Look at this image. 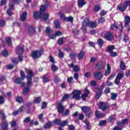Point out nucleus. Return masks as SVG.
<instances>
[{
	"mask_svg": "<svg viewBox=\"0 0 130 130\" xmlns=\"http://www.w3.org/2000/svg\"><path fill=\"white\" fill-rule=\"evenodd\" d=\"M47 8V6L46 5H42L40 10V16L42 17V19L45 21H47L49 18V15L45 13V10H46Z\"/></svg>",
	"mask_w": 130,
	"mask_h": 130,
	"instance_id": "1",
	"label": "nucleus"
},
{
	"mask_svg": "<svg viewBox=\"0 0 130 130\" xmlns=\"http://www.w3.org/2000/svg\"><path fill=\"white\" fill-rule=\"evenodd\" d=\"M43 52H44V50H43V49H41L40 50H36L32 51L31 57H32L33 59H37V58L41 57V55L43 54Z\"/></svg>",
	"mask_w": 130,
	"mask_h": 130,
	"instance_id": "2",
	"label": "nucleus"
},
{
	"mask_svg": "<svg viewBox=\"0 0 130 130\" xmlns=\"http://www.w3.org/2000/svg\"><path fill=\"white\" fill-rule=\"evenodd\" d=\"M73 95V99H76V100H80L81 99V97L80 95H81V90H74L71 93Z\"/></svg>",
	"mask_w": 130,
	"mask_h": 130,
	"instance_id": "3",
	"label": "nucleus"
},
{
	"mask_svg": "<svg viewBox=\"0 0 130 130\" xmlns=\"http://www.w3.org/2000/svg\"><path fill=\"white\" fill-rule=\"evenodd\" d=\"M99 107L100 109H102L103 111H106V110L109 108V106L104 102H100L99 103Z\"/></svg>",
	"mask_w": 130,
	"mask_h": 130,
	"instance_id": "4",
	"label": "nucleus"
},
{
	"mask_svg": "<svg viewBox=\"0 0 130 130\" xmlns=\"http://www.w3.org/2000/svg\"><path fill=\"white\" fill-rule=\"evenodd\" d=\"M104 38L108 41H111L113 39V35H112V33H111V32L108 31L105 34Z\"/></svg>",
	"mask_w": 130,
	"mask_h": 130,
	"instance_id": "5",
	"label": "nucleus"
},
{
	"mask_svg": "<svg viewBox=\"0 0 130 130\" xmlns=\"http://www.w3.org/2000/svg\"><path fill=\"white\" fill-rule=\"evenodd\" d=\"M57 109L59 113H63V111H64V107L62 105V103H59L58 104Z\"/></svg>",
	"mask_w": 130,
	"mask_h": 130,
	"instance_id": "6",
	"label": "nucleus"
},
{
	"mask_svg": "<svg viewBox=\"0 0 130 130\" xmlns=\"http://www.w3.org/2000/svg\"><path fill=\"white\" fill-rule=\"evenodd\" d=\"M16 52L17 54H19V55L20 54H23L24 52V47L23 46H21L20 45L16 48Z\"/></svg>",
	"mask_w": 130,
	"mask_h": 130,
	"instance_id": "7",
	"label": "nucleus"
},
{
	"mask_svg": "<svg viewBox=\"0 0 130 130\" xmlns=\"http://www.w3.org/2000/svg\"><path fill=\"white\" fill-rule=\"evenodd\" d=\"M94 77L97 80H101L103 78V74L100 72H96L93 74Z\"/></svg>",
	"mask_w": 130,
	"mask_h": 130,
	"instance_id": "8",
	"label": "nucleus"
},
{
	"mask_svg": "<svg viewBox=\"0 0 130 130\" xmlns=\"http://www.w3.org/2000/svg\"><path fill=\"white\" fill-rule=\"evenodd\" d=\"M8 125L9 124L8 123V122L6 120H5L4 121H2L1 123L2 129H4V130L9 129V128L8 127Z\"/></svg>",
	"mask_w": 130,
	"mask_h": 130,
	"instance_id": "9",
	"label": "nucleus"
},
{
	"mask_svg": "<svg viewBox=\"0 0 130 130\" xmlns=\"http://www.w3.org/2000/svg\"><path fill=\"white\" fill-rule=\"evenodd\" d=\"M130 23V17L128 16H124V26L125 27H129Z\"/></svg>",
	"mask_w": 130,
	"mask_h": 130,
	"instance_id": "10",
	"label": "nucleus"
},
{
	"mask_svg": "<svg viewBox=\"0 0 130 130\" xmlns=\"http://www.w3.org/2000/svg\"><path fill=\"white\" fill-rule=\"evenodd\" d=\"M97 70H104L105 69V65L102 62H99L96 64Z\"/></svg>",
	"mask_w": 130,
	"mask_h": 130,
	"instance_id": "11",
	"label": "nucleus"
},
{
	"mask_svg": "<svg viewBox=\"0 0 130 130\" xmlns=\"http://www.w3.org/2000/svg\"><path fill=\"white\" fill-rule=\"evenodd\" d=\"M27 13L26 11H24L21 15L20 19L21 22H24V21H26V19L27 18Z\"/></svg>",
	"mask_w": 130,
	"mask_h": 130,
	"instance_id": "12",
	"label": "nucleus"
},
{
	"mask_svg": "<svg viewBox=\"0 0 130 130\" xmlns=\"http://www.w3.org/2000/svg\"><path fill=\"white\" fill-rule=\"evenodd\" d=\"M7 119V116L5 114V112L4 111L0 110V119L2 121H4L6 120Z\"/></svg>",
	"mask_w": 130,
	"mask_h": 130,
	"instance_id": "13",
	"label": "nucleus"
},
{
	"mask_svg": "<svg viewBox=\"0 0 130 130\" xmlns=\"http://www.w3.org/2000/svg\"><path fill=\"white\" fill-rule=\"evenodd\" d=\"M27 73V76H26V79H32V78H33V76H34V74H33V72H32V71L28 69Z\"/></svg>",
	"mask_w": 130,
	"mask_h": 130,
	"instance_id": "14",
	"label": "nucleus"
},
{
	"mask_svg": "<svg viewBox=\"0 0 130 130\" xmlns=\"http://www.w3.org/2000/svg\"><path fill=\"white\" fill-rule=\"evenodd\" d=\"M95 115L96 117H99V118H102L104 117V114L103 113H100L99 111L96 110L95 113Z\"/></svg>",
	"mask_w": 130,
	"mask_h": 130,
	"instance_id": "15",
	"label": "nucleus"
},
{
	"mask_svg": "<svg viewBox=\"0 0 130 130\" xmlns=\"http://www.w3.org/2000/svg\"><path fill=\"white\" fill-rule=\"evenodd\" d=\"M115 48L114 46H113V45L109 46L107 48L106 51L107 52H109V53H110L111 52H112V51L114 50V49Z\"/></svg>",
	"mask_w": 130,
	"mask_h": 130,
	"instance_id": "16",
	"label": "nucleus"
},
{
	"mask_svg": "<svg viewBox=\"0 0 130 130\" xmlns=\"http://www.w3.org/2000/svg\"><path fill=\"white\" fill-rule=\"evenodd\" d=\"M117 9L120 11V12H124L125 10H126V8L125 5L121 6V5H118Z\"/></svg>",
	"mask_w": 130,
	"mask_h": 130,
	"instance_id": "17",
	"label": "nucleus"
},
{
	"mask_svg": "<svg viewBox=\"0 0 130 130\" xmlns=\"http://www.w3.org/2000/svg\"><path fill=\"white\" fill-rule=\"evenodd\" d=\"M90 22L88 18H85L83 22V26H89Z\"/></svg>",
	"mask_w": 130,
	"mask_h": 130,
	"instance_id": "18",
	"label": "nucleus"
},
{
	"mask_svg": "<svg viewBox=\"0 0 130 130\" xmlns=\"http://www.w3.org/2000/svg\"><path fill=\"white\" fill-rule=\"evenodd\" d=\"M84 55H85V52H84L83 50H81L78 54V59H82L83 57H84Z\"/></svg>",
	"mask_w": 130,
	"mask_h": 130,
	"instance_id": "19",
	"label": "nucleus"
},
{
	"mask_svg": "<svg viewBox=\"0 0 130 130\" xmlns=\"http://www.w3.org/2000/svg\"><path fill=\"white\" fill-rule=\"evenodd\" d=\"M96 91L97 92L95 94V98L97 100L99 99V98H100V97L101 96V95H102V91L99 90H96Z\"/></svg>",
	"mask_w": 130,
	"mask_h": 130,
	"instance_id": "20",
	"label": "nucleus"
},
{
	"mask_svg": "<svg viewBox=\"0 0 130 130\" xmlns=\"http://www.w3.org/2000/svg\"><path fill=\"white\" fill-rule=\"evenodd\" d=\"M78 5L79 8H82L83 6H85V5H86V3L84 2V0H78Z\"/></svg>",
	"mask_w": 130,
	"mask_h": 130,
	"instance_id": "21",
	"label": "nucleus"
},
{
	"mask_svg": "<svg viewBox=\"0 0 130 130\" xmlns=\"http://www.w3.org/2000/svg\"><path fill=\"white\" fill-rule=\"evenodd\" d=\"M81 109L82 111H83V112H84V113L85 114L86 112H88V110H90V107L86 106L81 107Z\"/></svg>",
	"mask_w": 130,
	"mask_h": 130,
	"instance_id": "22",
	"label": "nucleus"
},
{
	"mask_svg": "<svg viewBox=\"0 0 130 130\" xmlns=\"http://www.w3.org/2000/svg\"><path fill=\"white\" fill-rule=\"evenodd\" d=\"M27 82L26 83V86L27 87H28V88H30L31 86L33 85V84L32 83V79L27 78Z\"/></svg>",
	"mask_w": 130,
	"mask_h": 130,
	"instance_id": "23",
	"label": "nucleus"
},
{
	"mask_svg": "<svg viewBox=\"0 0 130 130\" xmlns=\"http://www.w3.org/2000/svg\"><path fill=\"white\" fill-rule=\"evenodd\" d=\"M89 27L92 28H96L97 27V23L94 21H90Z\"/></svg>",
	"mask_w": 130,
	"mask_h": 130,
	"instance_id": "24",
	"label": "nucleus"
},
{
	"mask_svg": "<svg viewBox=\"0 0 130 130\" xmlns=\"http://www.w3.org/2000/svg\"><path fill=\"white\" fill-rule=\"evenodd\" d=\"M42 78L43 79V83H48V82H49V81H50L49 80V79H48V77H47V76L46 75H44Z\"/></svg>",
	"mask_w": 130,
	"mask_h": 130,
	"instance_id": "25",
	"label": "nucleus"
},
{
	"mask_svg": "<svg viewBox=\"0 0 130 130\" xmlns=\"http://www.w3.org/2000/svg\"><path fill=\"white\" fill-rule=\"evenodd\" d=\"M70 94H64V95L62 98L61 102L67 101V100H68V99H69V98H70Z\"/></svg>",
	"mask_w": 130,
	"mask_h": 130,
	"instance_id": "26",
	"label": "nucleus"
},
{
	"mask_svg": "<svg viewBox=\"0 0 130 130\" xmlns=\"http://www.w3.org/2000/svg\"><path fill=\"white\" fill-rule=\"evenodd\" d=\"M54 23L56 28H60V23H59V21L58 20H55L54 21Z\"/></svg>",
	"mask_w": 130,
	"mask_h": 130,
	"instance_id": "27",
	"label": "nucleus"
},
{
	"mask_svg": "<svg viewBox=\"0 0 130 130\" xmlns=\"http://www.w3.org/2000/svg\"><path fill=\"white\" fill-rule=\"evenodd\" d=\"M6 43L8 45H12V39L10 37H8L6 39Z\"/></svg>",
	"mask_w": 130,
	"mask_h": 130,
	"instance_id": "28",
	"label": "nucleus"
},
{
	"mask_svg": "<svg viewBox=\"0 0 130 130\" xmlns=\"http://www.w3.org/2000/svg\"><path fill=\"white\" fill-rule=\"evenodd\" d=\"M120 68L122 71H124L125 70V64L123 62V61H120Z\"/></svg>",
	"mask_w": 130,
	"mask_h": 130,
	"instance_id": "29",
	"label": "nucleus"
},
{
	"mask_svg": "<svg viewBox=\"0 0 130 130\" xmlns=\"http://www.w3.org/2000/svg\"><path fill=\"white\" fill-rule=\"evenodd\" d=\"M28 32L29 34H35V29L33 26H30L28 28Z\"/></svg>",
	"mask_w": 130,
	"mask_h": 130,
	"instance_id": "30",
	"label": "nucleus"
},
{
	"mask_svg": "<svg viewBox=\"0 0 130 130\" xmlns=\"http://www.w3.org/2000/svg\"><path fill=\"white\" fill-rule=\"evenodd\" d=\"M76 56H77V54L75 53L74 52H71L69 54V57H70L71 59H75Z\"/></svg>",
	"mask_w": 130,
	"mask_h": 130,
	"instance_id": "31",
	"label": "nucleus"
},
{
	"mask_svg": "<svg viewBox=\"0 0 130 130\" xmlns=\"http://www.w3.org/2000/svg\"><path fill=\"white\" fill-rule=\"evenodd\" d=\"M97 43L100 47H102V46H103V44L104 43V42L103 41L102 39H99L98 40Z\"/></svg>",
	"mask_w": 130,
	"mask_h": 130,
	"instance_id": "32",
	"label": "nucleus"
},
{
	"mask_svg": "<svg viewBox=\"0 0 130 130\" xmlns=\"http://www.w3.org/2000/svg\"><path fill=\"white\" fill-rule=\"evenodd\" d=\"M6 26V21L4 19L0 20V28H3Z\"/></svg>",
	"mask_w": 130,
	"mask_h": 130,
	"instance_id": "33",
	"label": "nucleus"
},
{
	"mask_svg": "<svg viewBox=\"0 0 130 130\" xmlns=\"http://www.w3.org/2000/svg\"><path fill=\"white\" fill-rule=\"evenodd\" d=\"M2 55L3 56H5V57L7 56H9V52H8V50L7 49H5L2 52Z\"/></svg>",
	"mask_w": 130,
	"mask_h": 130,
	"instance_id": "34",
	"label": "nucleus"
},
{
	"mask_svg": "<svg viewBox=\"0 0 130 130\" xmlns=\"http://www.w3.org/2000/svg\"><path fill=\"white\" fill-rule=\"evenodd\" d=\"M58 15H59V17H60V18L61 19V20H62V21H65L66 18L67 17L64 16V14L63 13H62V12H59Z\"/></svg>",
	"mask_w": 130,
	"mask_h": 130,
	"instance_id": "35",
	"label": "nucleus"
},
{
	"mask_svg": "<svg viewBox=\"0 0 130 130\" xmlns=\"http://www.w3.org/2000/svg\"><path fill=\"white\" fill-rule=\"evenodd\" d=\"M34 103L36 104H38L41 102V97H37L34 101Z\"/></svg>",
	"mask_w": 130,
	"mask_h": 130,
	"instance_id": "36",
	"label": "nucleus"
},
{
	"mask_svg": "<svg viewBox=\"0 0 130 130\" xmlns=\"http://www.w3.org/2000/svg\"><path fill=\"white\" fill-rule=\"evenodd\" d=\"M68 123H69V120H66L63 121L62 122H61L60 125L62 127L63 126H66V125H68Z\"/></svg>",
	"mask_w": 130,
	"mask_h": 130,
	"instance_id": "37",
	"label": "nucleus"
},
{
	"mask_svg": "<svg viewBox=\"0 0 130 130\" xmlns=\"http://www.w3.org/2000/svg\"><path fill=\"white\" fill-rule=\"evenodd\" d=\"M16 101L18 102V103H22L24 102V100L22 98V97L17 96L16 98Z\"/></svg>",
	"mask_w": 130,
	"mask_h": 130,
	"instance_id": "38",
	"label": "nucleus"
},
{
	"mask_svg": "<svg viewBox=\"0 0 130 130\" xmlns=\"http://www.w3.org/2000/svg\"><path fill=\"white\" fill-rule=\"evenodd\" d=\"M61 122V120H60V119H56L54 121V124L57 125H60Z\"/></svg>",
	"mask_w": 130,
	"mask_h": 130,
	"instance_id": "39",
	"label": "nucleus"
},
{
	"mask_svg": "<svg viewBox=\"0 0 130 130\" xmlns=\"http://www.w3.org/2000/svg\"><path fill=\"white\" fill-rule=\"evenodd\" d=\"M105 87V83H103L100 87L96 88V90H99V91H102V92H103V89H104Z\"/></svg>",
	"mask_w": 130,
	"mask_h": 130,
	"instance_id": "40",
	"label": "nucleus"
},
{
	"mask_svg": "<svg viewBox=\"0 0 130 130\" xmlns=\"http://www.w3.org/2000/svg\"><path fill=\"white\" fill-rule=\"evenodd\" d=\"M111 96L112 100H115V99H116V97H117V93L112 92Z\"/></svg>",
	"mask_w": 130,
	"mask_h": 130,
	"instance_id": "41",
	"label": "nucleus"
},
{
	"mask_svg": "<svg viewBox=\"0 0 130 130\" xmlns=\"http://www.w3.org/2000/svg\"><path fill=\"white\" fill-rule=\"evenodd\" d=\"M51 69L53 72H56L57 70H58V68L54 64V63H52L51 66Z\"/></svg>",
	"mask_w": 130,
	"mask_h": 130,
	"instance_id": "42",
	"label": "nucleus"
},
{
	"mask_svg": "<svg viewBox=\"0 0 130 130\" xmlns=\"http://www.w3.org/2000/svg\"><path fill=\"white\" fill-rule=\"evenodd\" d=\"M29 90H30V87H28V86L25 87L23 90V94L27 95V94H28V92H29Z\"/></svg>",
	"mask_w": 130,
	"mask_h": 130,
	"instance_id": "43",
	"label": "nucleus"
},
{
	"mask_svg": "<svg viewBox=\"0 0 130 130\" xmlns=\"http://www.w3.org/2000/svg\"><path fill=\"white\" fill-rule=\"evenodd\" d=\"M11 61L14 64H18L19 61L17 58H11Z\"/></svg>",
	"mask_w": 130,
	"mask_h": 130,
	"instance_id": "44",
	"label": "nucleus"
},
{
	"mask_svg": "<svg viewBox=\"0 0 130 130\" xmlns=\"http://www.w3.org/2000/svg\"><path fill=\"white\" fill-rule=\"evenodd\" d=\"M53 30L50 28L49 27H47L46 28V33L47 34H51V33H52Z\"/></svg>",
	"mask_w": 130,
	"mask_h": 130,
	"instance_id": "45",
	"label": "nucleus"
},
{
	"mask_svg": "<svg viewBox=\"0 0 130 130\" xmlns=\"http://www.w3.org/2000/svg\"><path fill=\"white\" fill-rule=\"evenodd\" d=\"M74 18L72 16H70L69 17H66L65 18V20L66 22H73Z\"/></svg>",
	"mask_w": 130,
	"mask_h": 130,
	"instance_id": "46",
	"label": "nucleus"
},
{
	"mask_svg": "<svg viewBox=\"0 0 130 130\" xmlns=\"http://www.w3.org/2000/svg\"><path fill=\"white\" fill-rule=\"evenodd\" d=\"M93 10L94 12H99L101 10V7L99 5H96L94 7Z\"/></svg>",
	"mask_w": 130,
	"mask_h": 130,
	"instance_id": "47",
	"label": "nucleus"
},
{
	"mask_svg": "<svg viewBox=\"0 0 130 130\" xmlns=\"http://www.w3.org/2000/svg\"><path fill=\"white\" fill-rule=\"evenodd\" d=\"M61 114H62V115H63L64 116H67L69 115V114H70V110L67 109L64 111V112H63V113H62Z\"/></svg>",
	"mask_w": 130,
	"mask_h": 130,
	"instance_id": "48",
	"label": "nucleus"
},
{
	"mask_svg": "<svg viewBox=\"0 0 130 130\" xmlns=\"http://www.w3.org/2000/svg\"><path fill=\"white\" fill-rule=\"evenodd\" d=\"M85 114L87 117H90L92 116V111L89 110Z\"/></svg>",
	"mask_w": 130,
	"mask_h": 130,
	"instance_id": "49",
	"label": "nucleus"
},
{
	"mask_svg": "<svg viewBox=\"0 0 130 130\" xmlns=\"http://www.w3.org/2000/svg\"><path fill=\"white\" fill-rule=\"evenodd\" d=\"M115 116L113 115L110 116L109 117L108 120V121H109V122H111V121H112V120H114V119H115Z\"/></svg>",
	"mask_w": 130,
	"mask_h": 130,
	"instance_id": "50",
	"label": "nucleus"
},
{
	"mask_svg": "<svg viewBox=\"0 0 130 130\" xmlns=\"http://www.w3.org/2000/svg\"><path fill=\"white\" fill-rule=\"evenodd\" d=\"M44 127L46 128L51 127V122H48V123H46L44 125Z\"/></svg>",
	"mask_w": 130,
	"mask_h": 130,
	"instance_id": "51",
	"label": "nucleus"
},
{
	"mask_svg": "<svg viewBox=\"0 0 130 130\" xmlns=\"http://www.w3.org/2000/svg\"><path fill=\"white\" fill-rule=\"evenodd\" d=\"M59 81H60V78L58 76H55L54 77V82L56 84H57Z\"/></svg>",
	"mask_w": 130,
	"mask_h": 130,
	"instance_id": "52",
	"label": "nucleus"
},
{
	"mask_svg": "<svg viewBox=\"0 0 130 130\" xmlns=\"http://www.w3.org/2000/svg\"><path fill=\"white\" fill-rule=\"evenodd\" d=\"M58 56L60 58H62L63 57V53L61 52L60 49L58 50Z\"/></svg>",
	"mask_w": 130,
	"mask_h": 130,
	"instance_id": "53",
	"label": "nucleus"
},
{
	"mask_svg": "<svg viewBox=\"0 0 130 130\" xmlns=\"http://www.w3.org/2000/svg\"><path fill=\"white\" fill-rule=\"evenodd\" d=\"M20 75L22 80L26 78V76H25V73L23 71H20Z\"/></svg>",
	"mask_w": 130,
	"mask_h": 130,
	"instance_id": "54",
	"label": "nucleus"
},
{
	"mask_svg": "<svg viewBox=\"0 0 130 130\" xmlns=\"http://www.w3.org/2000/svg\"><path fill=\"white\" fill-rule=\"evenodd\" d=\"M43 113H42L38 116V118L40 120V121H41L42 122H43Z\"/></svg>",
	"mask_w": 130,
	"mask_h": 130,
	"instance_id": "55",
	"label": "nucleus"
},
{
	"mask_svg": "<svg viewBox=\"0 0 130 130\" xmlns=\"http://www.w3.org/2000/svg\"><path fill=\"white\" fill-rule=\"evenodd\" d=\"M117 79H118L119 80H121L122 78H123V74H118L117 75L116 77Z\"/></svg>",
	"mask_w": 130,
	"mask_h": 130,
	"instance_id": "56",
	"label": "nucleus"
},
{
	"mask_svg": "<svg viewBox=\"0 0 130 130\" xmlns=\"http://www.w3.org/2000/svg\"><path fill=\"white\" fill-rule=\"evenodd\" d=\"M49 59L52 63H55V60H54V58H53V57L51 55H50L49 57Z\"/></svg>",
	"mask_w": 130,
	"mask_h": 130,
	"instance_id": "57",
	"label": "nucleus"
},
{
	"mask_svg": "<svg viewBox=\"0 0 130 130\" xmlns=\"http://www.w3.org/2000/svg\"><path fill=\"white\" fill-rule=\"evenodd\" d=\"M34 18L36 20H37V19H38V18H39V15L38 14V12H34Z\"/></svg>",
	"mask_w": 130,
	"mask_h": 130,
	"instance_id": "58",
	"label": "nucleus"
},
{
	"mask_svg": "<svg viewBox=\"0 0 130 130\" xmlns=\"http://www.w3.org/2000/svg\"><path fill=\"white\" fill-rule=\"evenodd\" d=\"M58 43L59 44V45H62L63 43V38H60L58 40Z\"/></svg>",
	"mask_w": 130,
	"mask_h": 130,
	"instance_id": "59",
	"label": "nucleus"
},
{
	"mask_svg": "<svg viewBox=\"0 0 130 130\" xmlns=\"http://www.w3.org/2000/svg\"><path fill=\"white\" fill-rule=\"evenodd\" d=\"M30 120V117H27L25 118L23 121V122L24 123H28V122H29Z\"/></svg>",
	"mask_w": 130,
	"mask_h": 130,
	"instance_id": "60",
	"label": "nucleus"
},
{
	"mask_svg": "<svg viewBox=\"0 0 130 130\" xmlns=\"http://www.w3.org/2000/svg\"><path fill=\"white\" fill-rule=\"evenodd\" d=\"M107 122L106 121V120H102L100 122L99 125H100V126H102L105 124H106Z\"/></svg>",
	"mask_w": 130,
	"mask_h": 130,
	"instance_id": "61",
	"label": "nucleus"
},
{
	"mask_svg": "<svg viewBox=\"0 0 130 130\" xmlns=\"http://www.w3.org/2000/svg\"><path fill=\"white\" fill-rule=\"evenodd\" d=\"M9 10H14V3L12 2L9 3Z\"/></svg>",
	"mask_w": 130,
	"mask_h": 130,
	"instance_id": "62",
	"label": "nucleus"
},
{
	"mask_svg": "<svg viewBox=\"0 0 130 130\" xmlns=\"http://www.w3.org/2000/svg\"><path fill=\"white\" fill-rule=\"evenodd\" d=\"M81 97L82 98V101H86V99L87 98V97H88V95L83 93V94H82Z\"/></svg>",
	"mask_w": 130,
	"mask_h": 130,
	"instance_id": "63",
	"label": "nucleus"
},
{
	"mask_svg": "<svg viewBox=\"0 0 130 130\" xmlns=\"http://www.w3.org/2000/svg\"><path fill=\"white\" fill-rule=\"evenodd\" d=\"M124 6H125V7H126V8H127V7H128L129 6H130V1H125L124 2Z\"/></svg>",
	"mask_w": 130,
	"mask_h": 130,
	"instance_id": "64",
	"label": "nucleus"
}]
</instances>
